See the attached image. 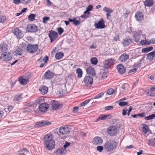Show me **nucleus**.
Listing matches in <instances>:
<instances>
[{"label":"nucleus","mask_w":155,"mask_h":155,"mask_svg":"<svg viewBox=\"0 0 155 155\" xmlns=\"http://www.w3.org/2000/svg\"><path fill=\"white\" fill-rule=\"evenodd\" d=\"M45 146L48 150H50L54 149L55 145V142L53 139L51 134H47L44 137Z\"/></svg>","instance_id":"obj_1"},{"label":"nucleus","mask_w":155,"mask_h":155,"mask_svg":"<svg viewBox=\"0 0 155 155\" xmlns=\"http://www.w3.org/2000/svg\"><path fill=\"white\" fill-rule=\"evenodd\" d=\"M118 146V143L114 140L107 141L104 144V148L107 151H111L115 150Z\"/></svg>","instance_id":"obj_2"},{"label":"nucleus","mask_w":155,"mask_h":155,"mask_svg":"<svg viewBox=\"0 0 155 155\" xmlns=\"http://www.w3.org/2000/svg\"><path fill=\"white\" fill-rule=\"evenodd\" d=\"M70 132V129L67 127H61L59 129L58 128L55 131V133L58 135H64L69 133Z\"/></svg>","instance_id":"obj_3"},{"label":"nucleus","mask_w":155,"mask_h":155,"mask_svg":"<svg viewBox=\"0 0 155 155\" xmlns=\"http://www.w3.org/2000/svg\"><path fill=\"white\" fill-rule=\"evenodd\" d=\"M38 48V45L37 44L32 45L28 44L26 48V50L29 53L34 54L35 53Z\"/></svg>","instance_id":"obj_4"},{"label":"nucleus","mask_w":155,"mask_h":155,"mask_svg":"<svg viewBox=\"0 0 155 155\" xmlns=\"http://www.w3.org/2000/svg\"><path fill=\"white\" fill-rule=\"evenodd\" d=\"M93 78L89 76H86L84 78L83 82L85 83L86 86L88 87H91L93 83Z\"/></svg>","instance_id":"obj_5"},{"label":"nucleus","mask_w":155,"mask_h":155,"mask_svg":"<svg viewBox=\"0 0 155 155\" xmlns=\"http://www.w3.org/2000/svg\"><path fill=\"white\" fill-rule=\"evenodd\" d=\"M12 32L16 35L18 38L20 39L23 36V33L22 31L18 28H15L12 30Z\"/></svg>","instance_id":"obj_6"},{"label":"nucleus","mask_w":155,"mask_h":155,"mask_svg":"<svg viewBox=\"0 0 155 155\" xmlns=\"http://www.w3.org/2000/svg\"><path fill=\"white\" fill-rule=\"evenodd\" d=\"M141 33V31H131L130 33L133 34V37L134 38V41L138 42L140 40V38H141V35L140 34Z\"/></svg>","instance_id":"obj_7"},{"label":"nucleus","mask_w":155,"mask_h":155,"mask_svg":"<svg viewBox=\"0 0 155 155\" xmlns=\"http://www.w3.org/2000/svg\"><path fill=\"white\" fill-rule=\"evenodd\" d=\"M48 35L51 42L54 41L58 36V33L53 30H51L49 31Z\"/></svg>","instance_id":"obj_8"},{"label":"nucleus","mask_w":155,"mask_h":155,"mask_svg":"<svg viewBox=\"0 0 155 155\" xmlns=\"http://www.w3.org/2000/svg\"><path fill=\"white\" fill-rule=\"evenodd\" d=\"M108 134L111 136L114 135L117 132V129L114 126L109 127L107 129Z\"/></svg>","instance_id":"obj_9"},{"label":"nucleus","mask_w":155,"mask_h":155,"mask_svg":"<svg viewBox=\"0 0 155 155\" xmlns=\"http://www.w3.org/2000/svg\"><path fill=\"white\" fill-rule=\"evenodd\" d=\"M37 26L35 25L30 24L28 26L27 30L28 32H35L37 31Z\"/></svg>","instance_id":"obj_10"},{"label":"nucleus","mask_w":155,"mask_h":155,"mask_svg":"<svg viewBox=\"0 0 155 155\" xmlns=\"http://www.w3.org/2000/svg\"><path fill=\"white\" fill-rule=\"evenodd\" d=\"M49 107V105L46 103H42L39 106V110L42 112L44 113L47 111Z\"/></svg>","instance_id":"obj_11"},{"label":"nucleus","mask_w":155,"mask_h":155,"mask_svg":"<svg viewBox=\"0 0 155 155\" xmlns=\"http://www.w3.org/2000/svg\"><path fill=\"white\" fill-rule=\"evenodd\" d=\"M95 27L98 29H102L105 27L104 22L103 19H101L100 21L97 23H95L94 24Z\"/></svg>","instance_id":"obj_12"},{"label":"nucleus","mask_w":155,"mask_h":155,"mask_svg":"<svg viewBox=\"0 0 155 155\" xmlns=\"http://www.w3.org/2000/svg\"><path fill=\"white\" fill-rule=\"evenodd\" d=\"M87 74L93 77L95 76L96 74V73L95 69L94 68L90 66L87 68L86 69Z\"/></svg>","instance_id":"obj_13"},{"label":"nucleus","mask_w":155,"mask_h":155,"mask_svg":"<svg viewBox=\"0 0 155 155\" xmlns=\"http://www.w3.org/2000/svg\"><path fill=\"white\" fill-rule=\"evenodd\" d=\"M2 58L5 61H9L12 59V54L9 52H3L2 54Z\"/></svg>","instance_id":"obj_14"},{"label":"nucleus","mask_w":155,"mask_h":155,"mask_svg":"<svg viewBox=\"0 0 155 155\" xmlns=\"http://www.w3.org/2000/svg\"><path fill=\"white\" fill-rule=\"evenodd\" d=\"M92 142L94 144L96 145H101L103 143V140L101 137H96L93 138Z\"/></svg>","instance_id":"obj_15"},{"label":"nucleus","mask_w":155,"mask_h":155,"mask_svg":"<svg viewBox=\"0 0 155 155\" xmlns=\"http://www.w3.org/2000/svg\"><path fill=\"white\" fill-rule=\"evenodd\" d=\"M54 73L49 70H48L44 74V77L47 79L52 78L54 76Z\"/></svg>","instance_id":"obj_16"},{"label":"nucleus","mask_w":155,"mask_h":155,"mask_svg":"<svg viewBox=\"0 0 155 155\" xmlns=\"http://www.w3.org/2000/svg\"><path fill=\"white\" fill-rule=\"evenodd\" d=\"M129 55L125 53L121 54L119 58V61L120 62H124L129 59Z\"/></svg>","instance_id":"obj_17"},{"label":"nucleus","mask_w":155,"mask_h":155,"mask_svg":"<svg viewBox=\"0 0 155 155\" xmlns=\"http://www.w3.org/2000/svg\"><path fill=\"white\" fill-rule=\"evenodd\" d=\"M52 108L54 110H56L59 108L60 107H61L62 105L60 104L58 101H53L52 102Z\"/></svg>","instance_id":"obj_18"},{"label":"nucleus","mask_w":155,"mask_h":155,"mask_svg":"<svg viewBox=\"0 0 155 155\" xmlns=\"http://www.w3.org/2000/svg\"><path fill=\"white\" fill-rule=\"evenodd\" d=\"M117 68L119 72L121 74L125 73L126 71L125 68L122 64H119L117 66Z\"/></svg>","instance_id":"obj_19"},{"label":"nucleus","mask_w":155,"mask_h":155,"mask_svg":"<svg viewBox=\"0 0 155 155\" xmlns=\"http://www.w3.org/2000/svg\"><path fill=\"white\" fill-rule=\"evenodd\" d=\"M40 93L42 94H46L48 92V87L44 85L41 86L39 89Z\"/></svg>","instance_id":"obj_20"},{"label":"nucleus","mask_w":155,"mask_h":155,"mask_svg":"<svg viewBox=\"0 0 155 155\" xmlns=\"http://www.w3.org/2000/svg\"><path fill=\"white\" fill-rule=\"evenodd\" d=\"M23 52V51L22 50L19 48H18L13 52V54L16 56H21L22 55Z\"/></svg>","instance_id":"obj_21"},{"label":"nucleus","mask_w":155,"mask_h":155,"mask_svg":"<svg viewBox=\"0 0 155 155\" xmlns=\"http://www.w3.org/2000/svg\"><path fill=\"white\" fill-rule=\"evenodd\" d=\"M135 16L137 21H141L143 18V15L140 12H137L135 14Z\"/></svg>","instance_id":"obj_22"},{"label":"nucleus","mask_w":155,"mask_h":155,"mask_svg":"<svg viewBox=\"0 0 155 155\" xmlns=\"http://www.w3.org/2000/svg\"><path fill=\"white\" fill-rule=\"evenodd\" d=\"M155 57V51L152 52L147 55V59L150 61H151Z\"/></svg>","instance_id":"obj_23"},{"label":"nucleus","mask_w":155,"mask_h":155,"mask_svg":"<svg viewBox=\"0 0 155 155\" xmlns=\"http://www.w3.org/2000/svg\"><path fill=\"white\" fill-rule=\"evenodd\" d=\"M76 18H70L68 19L69 21L71 22H73L75 25L77 26L79 25L80 23V20H78Z\"/></svg>","instance_id":"obj_24"},{"label":"nucleus","mask_w":155,"mask_h":155,"mask_svg":"<svg viewBox=\"0 0 155 155\" xmlns=\"http://www.w3.org/2000/svg\"><path fill=\"white\" fill-rule=\"evenodd\" d=\"M109 116L111 117V115L107 114L106 115L105 114H101L99 116L97 119L96 122H97L100 120H104L107 117Z\"/></svg>","instance_id":"obj_25"},{"label":"nucleus","mask_w":155,"mask_h":155,"mask_svg":"<svg viewBox=\"0 0 155 155\" xmlns=\"http://www.w3.org/2000/svg\"><path fill=\"white\" fill-rule=\"evenodd\" d=\"M131 42L130 38H126L123 40L122 43L124 46H127L129 45Z\"/></svg>","instance_id":"obj_26"},{"label":"nucleus","mask_w":155,"mask_h":155,"mask_svg":"<svg viewBox=\"0 0 155 155\" xmlns=\"http://www.w3.org/2000/svg\"><path fill=\"white\" fill-rule=\"evenodd\" d=\"M145 6L147 7L152 6L153 4V0H146L143 2Z\"/></svg>","instance_id":"obj_27"},{"label":"nucleus","mask_w":155,"mask_h":155,"mask_svg":"<svg viewBox=\"0 0 155 155\" xmlns=\"http://www.w3.org/2000/svg\"><path fill=\"white\" fill-rule=\"evenodd\" d=\"M76 73L79 78H81L82 77L83 71L80 68H78L77 69Z\"/></svg>","instance_id":"obj_28"},{"label":"nucleus","mask_w":155,"mask_h":155,"mask_svg":"<svg viewBox=\"0 0 155 155\" xmlns=\"http://www.w3.org/2000/svg\"><path fill=\"white\" fill-rule=\"evenodd\" d=\"M19 81L21 84L23 85H25L28 83V80L23 78L22 77H20L19 79Z\"/></svg>","instance_id":"obj_29"},{"label":"nucleus","mask_w":155,"mask_h":155,"mask_svg":"<svg viewBox=\"0 0 155 155\" xmlns=\"http://www.w3.org/2000/svg\"><path fill=\"white\" fill-rule=\"evenodd\" d=\"M63 56V53L61 52L57 53L55 55V58L58 60L61 59Z\"/></svg>","instance_id":"obj_30"},{"label":"nucleus","mask_w":155,"mask_h":155,"mask_svg":"<svg viewBox=\"0 0 155 155\" xmlns=\"http://www.w3.org/2000/svg\"><path fill=\"white\" fill-rule=\"evenodd\" d=\"M148 144L151 146H153L155 145V138H152L148 140Z\"/></svg>","instance_id":"obj_31"},{"label":"nucleus","mask_w":155,"mask_h":155,"mask_svg":"<svg viewBox=\"0 0 155 155\" xmlns=\"http://www.w3.org/2000/svg\"><path fill=\"white\" fill-rule=\"evenodd\" d=\"M7 50L6 45L3 44H1L0 45V51L4 52H6Z\"/></svg>","instance_id":"obj_32"},{"label":"nucleus","mask_w":155,"mask_h":155,"mask_svg":"<svg viewBox=\"0 0 155 155\" xmlns=\"http://www.w3.org/2000/svg\"><path fill=\"white\" fill-rule=\"evenodd\" d=\"M36 15L35 14H31L28 17V19L29 21H33L35 20V18Z\"/></svg>","instance_id":"obj_33"},{"label":"nucleus","mask_w":155,"mask_h":155,"mask_svg":"<svg viewBox=\"0 0 155 155\" xmlns=\"http://www.w3.org/2000/svg\"><path fill=\"white\" fill-rule=\"evenodd\" d=\"M22 99V94H18L15 95L14 97V101H19Z\"/></svg>","instance_id":"obj_34"},{"label":"nucleus","mask_w":155,"mask_h":155,"mask_svg":"<svg viewBox=\"0 0 155 155\" xmlns=\"http://www.w3.org/2000/svg\"><path fill=\"white\" fill-rule=\"evenodd\" d=\"M91 61L92 64L96 65L98 62L97 59L95 57H92L91 58Z\"/></svg>","instance_id":"obj_35"},{"label":"nucleus","mask_w":155,"mask_h":155,"mask_svg":"<svg viewBox=\"0 0 155 155\" xmlns=\"http://www.w3.org/2000/svg\"><path fill=\"white\" fill-rule=\"evenodd\" d=\"M155 117V114H152L151 115L145 117L144 118L145 120H149L153 119Z\"/></svg>","instance_id":"obj_36"},{"label":"nucleus","mask_w":155,"mask_h":155,"mask_svg":"<svg viewBox=\"0 0 155 155\" xmlns=\"http://www.w3.org/2000/svg\"><path fill=\"white\" fill-rule=\"evenodd\" d=\"M148 127L147 125L144 124L142 129L143 132L144 134H146L148 131Z\"/></svg>","instance_id":"obj_37"},{"label":"nucleus","mask_w":155,"mask_h":155,"mask_svg":"<svg viewBox=\"0 0 155 155\" xmlns=\"http://www.w3.org/2000/svg\"><path fill=\"white\" fill-rule=\"evenodd\" d=\"M110 65L107 60H105V61L104 64V68L107 69H108L110 68Z\"/></svg>","instance_id":"obj_38"},{"label":"nucleus","mask_w":155,"mask_h":155,"mask_svg":"<svg viewBox=\"0 0 155 155\" xmlns=\"http://www.w3.org/2000/svg\"><path fill=\"white\" fill-rule=\"evenodd\" d=\"M103 11L104 12H107V13H112L113 12V10L112 9L106 7L104 8Z\"/></svg>","instance_id":"obj_39"},{"label":"nucleus","mask_w":155,"mask_h":155,"mask_svg":"<svg viewBox=\"0 0 155 155\" xmlns=\"http://www.w3.org/2000/svg\"><path fill=\"white\" fill-rule=\"evenodd\" d=\"M85 11L84 12V14L81 16V17L82 18H87L89 17L90 15V12H88L87 13H86Z\"/></svg>","instance_id":"obj_40"},{"label":"nucleus","mask_w":155,"mask_h":155,"mask_svg":"<svg viewBox=\"0 0 155 155\" xmlns=\"http://www.w3.org/2000/svg\"><path fill=\"white\" fill-rule=\"evenodd\" d=\"M115 92V91L112 88H110L107 91V94L109 95H111L114 94Z\"/></svg>","instance_id":"obj_41"},{"label":"nucleus","mask_w":155,"mask_h":155,"mask_svg":"<svg viewBox=\"0 0 155 155\" xmlns=\"http://www.w3.org/2000/svg\"><path fill=\"white\" fill-rule=\"evenodd\" d=\"M119 105L120 106H124L128 104V103L127 102H123L122 101H118Z\"/></svg>","instance_id":"obj_42"},{"label":"nucleus","mask_w":155,"mask_h":155,"mask_svg":"<svg viewBox=\"0 0 155 155\" xmlns=\"http://www.w3.org/2000/svg\"><path fill=\"white\" fill-rule=\"evenodd\" d=\"M41 121L42 122L43 127L51 124V123L48 120H43Z\"/></svg>","instance_id":"obj_43"},{"label":"nucleus","mask_w":155,"mask_h":155,"mask_svg":"<svg viewBox=\"0 0 155 155\" xmlns=\"http://www.w3.org/2000/svg\"><path fill=\"white\" fill-rule=\"evenodd\" d=\"M35 127H43L42 125V123L41 121L37 122L35 124Z\"/></svg>","instance_id":"obj_44"},{"label":"nucleus","mask_w":155,"mask_h":155,"mask_svg":"<svg viewBox=\"0 0 155 155\" xmlns=\"http://www.w3.org/2000/svg\"><path fill=\"white\" fill-rule=\"evenodd\" d=\"M48 59V58L47 56H45L43 59H42L41 58H40L39 59L38 61H39L40 62L42 60L44 61L45 64L47 62Z\"/></svg>","instance_id":"obj_45"},{"label":"nucleus","mask_w":155,"mask_h":155,"mask_svg":"<svg viewBox=\"0 0 155 155\" xmlns=\"http://www.w3.org/2000/svg\"><path fill=\"white\" fill-rule=\"evenodd\" d=\"M104 95V93L103 92H101L100 94H97L94 98H93V99H98L100 98L102 96H103Z\"/></svg>","instance_id":"obj_46"},{"label":"nucleus","mask_w":155,"mask_h":155,"mask_svg":"<svg viewBox=\"0 0 155 155\" xmlns=\"http://www.w3.org/2000/svg\"><path fill=\"white\" fill-rule=\"evenodd\" d=\"M90 101L91 100L89 99L85 100L84 102H83L82 103L80 104V106L82 107L86 105V104H87L88 103H89Z\"/></svg>","instance_id":"obj_47"},{"label":"nucleus","mask_w":155,"mask_h":155,"mask_svg":"<svg viewBox=\"0 0 155 155\" xmlns=\"http://www.w3.org/2000/svg\"><path fill=\"white\" fill-rule=\"evenodd\" d=\"M93 8V7L92 5H89L87 8L86 10L85 11V12L87 13L88 12H89V11H92V10Z\"/></svg>","instance_id":"obj_48"},{"label":"nucleus","mask_w":155,"mask_h":155,"mask_svg":"<svg viewBox=\"0 0 155 155\" xmlns=\"http://www.w3.org/2000/svg\"><path fill=\"white\" fill-rule=\"evenodd\" d=\"M107 60L110 65H113L115 63V61L112 58H109Z\"/></svg>","instance_id":"obj_49"},{"label":"nucleus","mask_w":155,"mask_h":155,"mask_svg":"<svg viewBox=\"0 0 155 155\" xmlns=\"http://www.w3.org/2000/svg\"><path fill=\"white\" fill-rule=\"evenodd\" d=\"M49 17L47 16L44 17L43 18V22L45 23H46L49 20Z\"/></svg>","instance_id":"obj_50"},{"label":"nucleus","mask_w":155,"mask_h":155,"mask_svg":"<svg viewBox=\"0 0 155 155\" xmlns=\"http://www.w3.org/2000/svg\"><path fill=\"white\" fill-rule=\"evenodd\" d=\"M21 3L23 4L27 5L30 3L31 0H21Z\"/></svg>","instance_id":"obj_51"},{"label":"nucleus","mask_w":155,"mask_h":155,"mask_svg":"<svg viewBox=\"0 0 155 155\" xmlns=\"http://www.w3.org/2000/svg\"><path fill=\"white\" fill-rule=\"evenodd\" d=\"M57 30L60 35H61L64 31V29L61 27L58 28Z\"/></svg>","instance_id":"obj_52"},{"label":"nucleus","mask_w":155,"mask_h":155,"mask_svg":"<svg viewBox=\"0 0 155 155\" xmlns=\"http://www.w3.org/2000/svg\"><path fill=\"white\" fill-rule=\"evenodd\" d=\"M141 62V60H140L138 61H137L136 64H135L136 66L137 67H140L142 65Z\"/></svg>","instance_id":"obj_53"},{"label":"nucleus","mask_w":155,"mask_h":155,"mask_svg":"<svg viewBox=\"0 0 155 155\" xmlns=\"http://www.w3.org/2000/svg\"><path fill=\"white\" fill-rule=\"evenodd\" d=\"M114 108L112 106H106L104 107V109L105 110H109L112 109Z\"/></svg>","instance_id":"obj_54"},{"label":"nucleus","mask_w":155,"mask_h":155,"mask_svg":"<svg viewBox=\"0 0 155 155\" xmlns=\"http://www.w3.org/2000/svg\"><path fill=\"white\" fill-rule=\"evenodd\" d=\"M123 112L122 113V115L125 116L127 114V112L128 111V109L127 108L125 107L124 109L122 110Z\"/></svg>","instance_id":"obj_55"},{"label":"nucleus","mask_w":155,"mask_h":155,"mask_svg":"<svg viewBox=\"0 0 155 155\" xmlns=\"http://www.w3.org/2000/svg\"><path fill=\"white\" fill-rule=\"evenodd\" d=\"M6 20V18L5 17L3 16L0 17V22L3 23Z\"/></svg>","instance_id":"obj_56"},{"label":"nucleus","mask_w":155,"mask_h":155,"mask_svg":"<svg viewBox=\"0 0 155 155\" xmlns=\"http://www.w3.org/2000/svg\"><path fill=\"white\" fill-rule=\"evenodd\" d=\"M97 150L99 152H101L103 149V146H98L97 147Z\"/></svg>","instance_id":"obj_57"},{"label":"nucleus","mask_w":155,"mask_h":155,"mask_svg":"<svg viewBox=\"0 0 155 155\" xmlns=\"http://www.w3.org/2000/svg\"><path fill=\"white\" fill-rule=\"evenodd\" d=\"M79 107H74L73 108V112L74 113H77Z\"/></svg>","instance_id":"obj_58"},{"label":"nucleus","mask_w":155,"mask_h":155,"mask_svg":"<svg viewBox=\"0 0 155 155\" xmlns=\"http://www.w3.org/2000/svg\"><path fill=\"white\" fill-rule=\"evenodd\" d=\"M70 143L69 142H66L65 144L64 145V147L65 149L67 147H69L70 145Z\"/></svg>","instance_id":"obj_59"},{"label":"nucleus","mask_w":155,"mask_h":155,"mask_svg":"<svg viewBox=\"0 0 155 155\" xmlns=\"http://www.w3.org/2000/svg\"><path fill=\"white\" fill-rule=\"evenodd\" d=\"M23 151H25L26 152H27L28 153H29V151L27 149H26V148H22L21 149H20L18 151V152H22Z\"/></svg>","instance_id":"obj_60"},{"label":"nucleus","mask_w":155,"mask_h":155,"mask_svg":"<svg viewBox=\"0 0 155 155\" xmlns=\"http://www.w3.org/2000/svg\"><path fill=\"white\" fill-rule=\"evenodd\" d=\"M147 41L145 40H141L140 42V44L142 45H146V42Z\"/></svg>","instance_id":"obj_61"},{"label":"nucleus","mask_w":155,"mask_h":155,"mask_svg":"<svg viewBox=\"0 0 155 155\" xmlns=\"http://www.w3.org/2000/svg\"><path fill=\"white\" fill-rule=\"evenodd\" d=\"M13 2L15 4H18L21 3V0H13Z\"/></svg>","instance_id":"obj_62"},{"label":"nucleus","mask_w":155,"mask_h":155,"mask_svg":"<svg viewBox=\"0 0 155 155\" xmlns=\"http://www.w3.org/2000/svg\"><path fill=\"white\" fill-rule=\"evenodd\" d=\"M142 52L143 53H146L148 52V51L147 48H143L142 50Z\"/></svg>","instance_id":"obj_63"},{"label":"nucleus","mask_w":155,"mask_h":155,"mask_svg":"<svg viewBox=\"0 0 155 155\" xmlns=\"http://www.w3.org/2000/svg\"><path fill=\"white\" fill-rule=\"evenodd\" d=\"M97 48V45L96 44H93L90 47V49H95Z\"/></svg>","instance_id":"obj_64"}]
</instances>
